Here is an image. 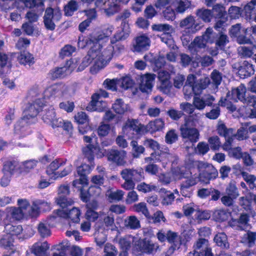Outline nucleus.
<instances>
[{"mask_svg": "<svg viewBox=\"0 0 256 256\" xmlns=\"http://www.w3.org/2000/svg\"><path fill=\"white\" fill-rule=\"evenodd\" d=\"M180 26L182 28H184L186 32L190 34L195 33L199 30L198 24L196 22L194 18L192 16H189L182 20Z\"/></svg>", "mask_w": 256, "mask_h": 256, "instance_id": "obj_24", "label": "nucleus"}, {"mask_svg": "<svg viewBox=\"0 0 256 256\" xmlns=\"http://www.w3.org/2000/svg\"><path fill=\"white\" fill-rule=\"evenodd\" d=\"M158 248V244L153 243L147 238H136L132 247V252L136 256L150 254L156 252Z\"/></svg>", "mask_w": 256, "mask_h": 256, "instance_id": "obj_5", "label": "nucleus"}, {"mask_svg": "<svg viewBox=\"0 0 256 256\" xmlns=\"http://www.w3.org/2000/svg\"><path fill=\"white\" fill-rule=\"evenodd\" d=\"M214 100V98L210 94H205L202 96H195L193 99V105L194 108L203 110L206 106H211Z\"/></svg>", "mask_w": 256, "mask_h": 256, "instance_id": "obj_21", "label": "nucleus"}, {"mask_svg": "<svg viewBox=\"0 0 256 256\" xmlns=\"http://www.w3.org/2000/svg\"><path fill=\"white\" fill-rule=\"evenodd\" d=\"M97 206L98 204L96 202H93L92 204L89 203L86 204L87 210L85 216L88 220L94 222L98 218L99 214L95 211Z\"/></svg>", "mask_w": 256, "mask_h": 256, "instance_id": "obj_29", "label": "nucleus"}, {"mask_svg": "<svg viewBox=\"0 0 256 256\" xmlns=\"http://www.w3.org/2000/svg\"><path fill=\"white\" fill-rule=\"evenodd\" d=\"M144 128V126L140 124L138 120L128 119L122 128V132L129 138H132L136 134H145Z\"/></svg>", "mask_w": 256, "mask_h": 256, "instance_id": "obj_11", "label": "nucleus"}, {"mask_svg": "<svg viewBox=\"0 0 256 256\" xmlns=\"http://www.w3.org/2000/svg\"><path fill=\"white\" fill-rule=\"evenodd\" d=\"M176 1L172 6L176 8V12L178 13H184L192 5L191 1L188 0H176Z\"/></svg>", "mask_w": 256, "mask_h": 256, "instance_id": "obj_46", "label": "nucleus"}, {"mask_svg": "<svg viewBox=\"0 0 256 256\" xmlns=\"http://www.w3.org/2000/svg\"><path fill=\"white\" fill-rule=\"evenodd\" d=\"M96 150V148L91 144H88L86 147L83 148V153L90 164H84L78 167L77 172L80 178L78 180L73 181L72 184L74 186H77L78 184H81L83 186L87 184L88 179L86 176L90 172L94 167V152Z\"/></svg>", "mask_w": 256, "mask_h": 256, "instance_id": "obj_1", "label": "nucleus"}, {"mask_svg": "<svg viewBox=\"0 0 256 256\" xmlns=\"http://www.w3.org/2000/svg\"><path fill=\"white\" fill-rule=\"evenodd\" d=\"M190 126L188 122H185L184 124L180 128L181 136L186 141L196 143L200 139V132L195 127Z\"/></svg>", "mask_w": 256, "mask_h": 256, "instance_id": "obj_13", "label": "nucleus"}, {"mask_svg": "<svg viewBox=\"0 0 256 256\" xmlns=\"http://www.w3.org/2000/svg\"><path fill=\"white\" fill-rule=\"evenodd\" d=\"M126 152L124 150H111L108 153V160L116 164L118 166H124L126 164L125 160Z\"/></svg>", "mask_w": 256, "mask_h": 256, "instance_id": "obj_22", "label": "nucleus"}, {"mask_svg": "<svg viewBox=\"0 0 256 256\" xmlns=\"http://www.w3.org/2000/svg\"><path fill=\"white\" fill-rule=\"evenodd\" d=\"M62 14L59 10L47 8L44 16V22L46 29L54 30L56 28L55 22L60 20Z\"/></svg>", "mask_w": 256, "mask_h": 256, "instance_id": "obj_12", "label": "nucleus"}, {"mask_svg": "<svg viewBox=\"0 0 256 256\" xmlns=\"http://www.w3.org/2000/svg\"><path fill=\"white\" fill-rule=\"evenodd\" d=\"M172 174L176 179L180 180L188 177V172L186 170L185 168L177 167L172 170Z\"/></svg>", "mask_w": 256, "mask_h": 256, "instance_id": "obj_55", "label": "nucleus"}, {"mask_svg": "<svg viewBox=\"0 0 256 256\" xmlns=\"http://www.w3.org/2000/svg\"><path fill=\"white\" fill-rule=\"evenodd\" d=\"M194 172L193 169H191L188 172L189 174L188 177L186 178V180L183 182L182 183L188 186V187L191 188L192 186L196 184L198 182H200V176L198 174H194Z\"/></svg>", "mask_w": 256, "mask_h": 256, "instance_id": "obj_44", "label": "nucleus"}, {"mask_svg": "<svg viewBox=\"0 0 256 256\" xmlns=\"http://www.w3.org/2000/svg\"><path fill=\"white\" fill-rule=\"evenodd\" d=\"M18 60L20 64L25 66L28 65L30 66L34 63L33 56L27 52H20L18 57Z\"/></svg>", "mask_w": 256, "mask_h": 256, "instance_id": "obj_36", "label": "nucleus"}, {"mask_svg": "<svg viewBox=\"0 0 256 256\" xmlns=\"http://www.w3.org/2000/svg\"><path fill=\"white\" fill-rule=\"evenodd\" d=\"M0 74H8L10 72L11 68V64L8 56L4 54H0Z\"/></svg>", "mask_w": 256, "mask_h": 256, "instance_id": "obj_35", "label": "nucleus"}, {"mask_svg": "<svg viewBox=\"0 0 256 256\" xmlns=\"http://www.w3.org/2000/svg\"><path fill=\"white\" fill-rule=\"evenodd\" d=\"M50 246L46 242H36L32 245L30 251L26 252V256H46V252Z\"/></svg>", "mask_w": 256, "mask_h": 256, "instance_id": "obj_23", "label": "nucleus"}, {"mask_svg": "<svg viewBox=\"0 0 256 256\" xmlns=\"http://www.w3.org/2000/svg\"><path fill=\"white\" fill-rule=\"evenodd\" d=\"M65 162L62 160H56L50 163L46 169V173L48 176L56 174V170L60 166H64Z\"/></svg>", "mask_w": 256, "mask_h": 256, "instance_id": "obj_48", "label": "nucleus"}, {"mask_svg": "<svg viewBox=\"0 0 256 256\" xmlns=\"http://www.w3.org/2000/svg\"><path fill=\"white\" fill-rule=\"evenodd\" d=\"M120 174L124 180L140 182L144 178V172L141 168L136 169L124 168L120 172Z\"/></svg>", "mask_w": 256, "mask_h": 256, "instance_id": "obj_16", "label": "nucleus"}, {"mask_svg": "<svg viewBox=\"0 0 256 256\" xmlns=\"http://www.w3.org/2000/svg\"><path fill=\"white\" fill-rule=\"evenodd\" d=\"M256 240V232L248 231L242 237L241 242L248 247L252 246Z\"/></svg>", "mask_w": 256, "mask_h": 256, "instance_id": "obj_45", "label": "nucleus"}, {"mask_svg": "<svg viewBox=\"0 0 256 256\" xmlns=\"http://www.w3.org/2000/svg\"><path fill=\"white\" fill-rule=\"evenodd\" d=\"M136 238L132 236H127L119 240L118 244L120 248L123 250V252H126L128 250L132 243H134Z\"/></svg>", "mask_w": 256, "mask_h": 256, "instance_id": "obj_40", "label": "nucleus"}, {"mask_svg": "<svg viewBox=\"0 0 256 256\" xmlns=\"http://www.w3.org/2000/svg\"><path fill=\"white\" fill-rule=\"evenodd\" d=\"M196 16L206 22L210 21L212 16V11L208 9H198L196 12Z\"/></svg>", "mask_w": 256, "mask_h": 256, "instance_id": "obj_51", "label": "nucleus"}, {"mask_svg": "<svg viewBox=\"0 0 256 256\" xmlns=\"http://www.w3.org/2000/svg\"><path fill=\"white\" fill-rule=\"evenodd\" d=\"M4 230L10 236H18L22 231V228L20 225H13L8 224L4 226Z\"/></svg>", "mask_w": 256, "mask_h": 256, "instance_id": "obj_49", "label": "nucleus"}, {"mask_svg": "<svg viewBox=\"0 0 256 256\" xmlns=\"http://www.w3.org/2000/svg\"><path fill=\"white\" fill-rule=\"evenodd\" d=\"M252 31V34L256 36V26H252L250 28H244L242 30V33L237 38V42L240 44H252V42L250 38L251 36L250 32Z\"/></svg>", "mask_w": 256, "mask_h": 256, "instance_id": "obj_26", "label": "nucleus"}, {"mask_svg": "<svg viewBox=\"0 0 256 256\" xmlns=\"http://www.w3.org/2000/svg\"><path fill=\"white\" fill-rule=\"evenodd\" d=\"M210 84V80L208 77H206L197 80L193 86L194 94L196 95H199L202 91L206 89Z\"/></svg>", "mask_w": 256, "mask_h": 256, "instance_id": "obj_31", "label": "nucleus"}, {"mask_svg": "<svg viewBox=\"0 0 256 256\" xmlns=\"http://www.w3.org/2000/svg\"><path fill=\"white\" fill-rule=\"evenodd\" d=\"M155 79L154 74H146L141 76V82L140 88L142 92H149L152 90L154 82Z\"/></svg>", "mask_w": 256, "mask_h": 256, "instance_id": "obj_25", "label": "nucleus"}, {"mask_svg": "<svg viewBox=\"0 0 256 256\" xmlns=\"http://www.w3.org/2000/svg\"><path fill=\"white\" fill-rule=\"evenodd\" d=\"M256 50V46L253 45L252 48L246 46H240L238 50L240 56L244 58H250L253 54V50Z\"/></svg>", "mask_w": 256, "mask_h": 256, "instance_id": "obj_57", "label": "nucleus"}, {"mask_svg": "<svg viewBox=\"0 0 256 256\" xmlns=\"http://www.w3.org/2000/svg\"><path fill=\"white\" fill-rule=\"evenodd\" d=\"M50 224L48 220L41 222L38 226V231L42 238L50 236V231L49 226Z\"/></svg>", "mask_w": 256, "mask_h": 256, "instance_id": "obj_50", "label": "nucleus"}, {"mask_svg": "<svg viewBox=\"0 0 256 256\" xmlns=\"http://www.w3.org/2000/svg\"><path fill=\"white\" fill-rule=\"evenodd\" d=\"M76 48L70 44H66L60 50V56L64 58L66 56H70L73 52H75Z\"/></svg>", "mask_w": 256, "mask_h": 256, "instance_id": "obj_61", "label": "nucleus"}, {"mask_svg": "<svg viewBox=\"0 0 256 256\" xmlns=\"http://www.w3.org/2000/svg\"><path fill=\"white\" fill-rule=\"evenodd\" d=\"M51 208L50 204L44 200L36 199L32 202V206L29 214L32 217H36L40 213V210L48 211Z\"/></svg>", "mask_w": 256, "mask_h": 256, "instance_id": "obj_20", "label": "nucleus"}, {"mask_svg": "<svg viewBox=\"0 0 256 256\" xmlns=\"http://www.w3.org/2000/svg\"><path fill=\"white\" fill-rule=\"evenodd\" d=\"M153 30L162 32L166 33L168 32L172 31V26L166 24H155L152 26Z\"/></svg>", "mask_w": 256, "mask_h": 256, "instance_id": "obj_62", "label": "nucleus"}, {"mask_svg": "<svg viewBox=\"0 0 256 256\" xmlns=\"http://www.w3.org/2000/svg\"><path fill=\"white\" fill-rule=\"evenodd\" d=\"M124 226L130 230H137L140 228V222L134 216L127 217L124 221Z\"/></svg>", "mask_w": 256, "mask_h": 256, "instance_id": "obj_34", "label": "nucleus"}, {"mask_svg": "<svg viewBox=\"0 0 256 256\" xmlns=\"http://www.w3.org/2000/svg\"><path fill=\"white\" fill-rule=\"evenodd\" d=\"M254 73V69L253 65L248 61H244L238 70L239 74L244 76V78L250 76Z\"/></svg>", "mask_w": 256, "mask_h": 256, "instance_id": "obj_32", "label": "nucleus"}, {"mask_svg": "<svg viewBox=\"0 0 256 256\" xmlns=\"http://www.w3.org/2000/svg\"><path fill=\"white\" fill-rule=\"evenodd\" d=\"M212 17L216 18L224 17L226 15L224 7L220 4H216L212 11Z\"/></svg>", "mask_w": 256, "mask_h": 256, "instance_id": "obj_54", "label": "nucleus"}, {"mask_svg": "<svg viewBox=\"0 0 256 256\" xmlns=\"http://www.w3.org/2000/svg\"><path fill=\"white\" fill-rule=\"evenodd\" d=\"M130 0H98L96 2V7L104 10L108 16L114 14L120 8V4H126Z\"/></svg>", "mask_w": 256, "mask_h": 256, "instance_id": "obj_9", "label": "nucleus"}, {"mask_svg": "<svg viewBox=\"0 0 256 256\" xmlns=\"http://www.w3.org/2000/svg\"><path fill=\"white\" fill-rule=\"evenodd\" d=\"M108 96V93L104 90H100L98 92L93 94L92 100L86 106V110L89 111H97L102 112L107 108V104L102 100V98Z\"/></svg>", "mask_w": 256, "mask_h": 256, "instance_id": "obj_8", "label": "nucleus"}, {"mask_svg": "<svg viewBox=\"0 0 256 256\" xmlns=\"http://www.w3.org/2000/svg\"><path fill=\"white\" fill-rule=\"evenodd\" d=\"M22 169L17 160H8L4 162L2 171L4 174L8 173L9 175H12L17 170L20 171Z\"/></svg>", "mask_w": 256, "mask_h": 256, "instance_id": "obj_28", "label": "nucleus"}, {"mask_svg": "<svg viewBox=\"0 0 256 256\" xmlns=\"http://www.w3.org/2000/svg\"><path fill=\"white\" fill-rule=\"evenodd\" d=\"M123 33L122 30H118L110 38V44L104 48L103 52L106 54L108 60H111L113 56H117L124 50V46L118 42L122 40Z\"/></svg>", "mask_w": 256, "mask_h": 256, "instance_id": "obj_4", "label": "nucleus"}, {"mask_svg": "<svg viewBox=\"0 0 256 256\" xmlns=\"http://www.w3.org/2000/svg\"><path fill=\"white\" fill-rule=\"evenodd\" d=\"M114 216L112 212H108L107 214L104 215V229L106 230H114L116 229L114 224Z\"/></svg>", "mask_w": 256, "mask_h": 256, "instance_id": "obj_43", "label": "nucleus"}, {"mask_svg": "<svg viewBox=\"0 0 256 256\" xmlns=\"http://www.w3.org/2000/svg\"><path fill=\"white\" fill-rule=\"evenodd\" d=\"M246 88L243 84H240L236 88H234L231 92H228L226 98H222L218 102V105L221 106L228 108L232 102H236L240 100L244 104H254L256 100V98H246Z\"/></svg>", "mask_w": 256, "mask_h": 256, "instance_id": "obj_3", "label": "nucleus"}, {"mask_svg": "<svg viewBox=\"0 0 256 256\" xmlns=\"http://www.w3.org/2000/svg\"><path fill=\"white\" fill-rule=\"evenodd\" d=\"M70 86L64 84H56L44 90V99L60 98L70 94Z\"/></svg>", "mask_w": 256, "mask_h": 256, "instance_id": "obj_7", "label": "nucleus"}, {"mask_svg": "<svg viewBox=\"0 0 256 256\" xmlns=\"http://www.w3.org/2000/svg\"><path fill=\"white\" fill-rule=\"evenodd\" d=\"M230 213L225 209H218L214 210L213 217L216 221L224 222L228 220L230 216Z\"/></svg>", "mask_w": 256, "mask_h": 256, "instance_id": "obj_41", "label": "nucleus"}, {"mask_svg": "<svg viewBox=\"0 0 256 256\" xmlns=\"http://www.w3.org/2000/svg\"><path fill=\"white\" fill-rule=\"evenodd\" d=\"M217 130L218 134L220 136H223L224 138H227L228 137L230 136H231L233 132L232 129L227 128L226 126L220 122H219L218 124Z\"/></svg>", "mask_w": 256, "mask_h": 256, "instance_id": "obj_59", "label": "nucleus"}, {"mask_svg": "<svg viewBox=\"0 0 256 256\" xmlns=\"http://www.w3.org/2000/svg\"><path fill=\"white\" fill-rule=\"evenodd\" d=\"M150 38L144 34L136 36L132 43V51L141 52L148 50L150 45Z\"/></svg>", "mask_w": 256, "mask_h": 256, "instance_id": "obj_19", "label": "nucleus"}, {"mask_svg": "<svg viewBox=\"0 0 256 256\" xmlns=\"http://www.w3.org/2000/svg\"><path fill=\"white\" fill-rule=\"evenodd\" d=\"M112 108L118 114H123L129 110L128 106L120 98L116 100L112 104Z\"/></svg>", "mask_w": 256, "mask_h": 256, "instance_id": "obj_38", "label": "nucleus"}, {"mask_svg": "<svg viewBox=\"0 0 256 256\" xmlns=\"http://www.w3.org/2000/svg\"><path fill=\"white\" fill-rule=\"evenodd\" d=\"M110 60L106 58V54L103 52V50H96L94 48L90 50L88 54L83 58L78 68L77 71H82L92 62L94 63V68L98 70L104 67Z\"/></svg>", "mask_w": 256, "mask_h": 256, "instance_id": "obj_2", "label": "nucleus"}, {"mask_svg": "<svg viewBox=\"0 0 256 256\" xmlns=\"http://www.w3.org/2000/svg\"><path fill=\"white\" fill-rule=\"evenodd\" d=\"M46 102L44 100H41L40 99H38L32 103L28 104L24 111L22 117H26L30 124L36 122V117L39 111L45 106Z\"/></svg>", "mask_w": 256, "mask_h": 256, "instance_id": "obj_10", "label": "nucleus"}, {"mask_svg": "<svg viewBox=\"0 0 256 256\" xmlns=\"http://www.w3.org/2000/svg\"><path fill=\"white\" fill-rule=\"evenodd\" d=\"M217 34L214 32L212 28H208L204 34L202 36L203 40L205 42L212 43L214 42Z\"/></svg>", "mask_w": 256, "mask_h": 256, "instance_id": "obj_56", "label": "nucleus"}, {"mask_svg": "<svg viewBox=\"0 0 256 256\" xmlns=\"http://www.w3.org/2000/svg\"><path fill=\"white\" fill-rule=\"evenodd\" d=\"M241 174L244 180L248 184L249 188L252 190H256V184L254 183L256 180V176L244 172H242Z\"/></svg>", "mask_w": 256, "mask_h": 256, "instance_id": "obj_52", "label": "nucleus"}, {"mask_svg": "<svg viewBox=\"0 0 256 256\" xmlns=\"http://www.w3.org/2000/svg\"><path fill=\"white\" fill-rule=\"evenodd\" d=\"M7 216L14 220H20L23 218L24 212L18 208L10 207L6 208Z\"/></svg>", "mask_w": 256, "mask_h": 256, "instance_id": "obj_37", "label": "nucleus"}, {"mask_svg": "<svg viewBox=\"0 0 256 256\" xmlns=\"http://www.w3.org/2000/svg\"><path fill=\"white\" fill-rule=\"evenodd\" d=\"M214 242L218 246L223 248H229V244L228 242L226 235L224 232L216 234L214 238Z\"/></svg>", "mask_w": 256, "mask_h": 256, "instance_id": "obj_42", "label": "nucleus"}, {"mask_svg": "<svg viewBox=\"0 0 256 256\" xmlns=\"http://www.w3.org/2000/svg\"><path fill=\"white\" fill-rule=\"evenodd\" d=\"M56 116L54 108L50 106L48 108H45L44 110L42 112V119L45 123L49 124L52 122Z\"/></svg>", "mask_w": 256, "mask_h": 256, "instance_id": "obj_47", "label": "nucleus"}, {"mask_svg": "<svg viewBox=\"0 0 256 256\" xmlns=\"http://www.w3.org/2000/svg\"><path fill=\"white\" fill-rule=\"evenodd\" d=\"M56 202L57 204L62 208L73 204V200L71 198L63 196H58Z\"/></svg>", "mask_w": 256, "mask_h": 256, "instance_id": "obj_63", "label": "nucleus"}, {"mask_svg": "<svg viewBox=\"0 0 256 256\" xmlns=\"http://www.w3.org/2000/svg\"><path fill=\"white\" fill-rule=\"evenodd\" d=\"M78 62L77 60L75 62L68 61L66 65L63 67L56 68L52 70L50 72V76L52 79L64 78L68 74H70L76 67V64Z\"/></svg>", "mask_w": 256, "mask_h": 256, "instance_id": "obj_14", "label": "nucleus"}, {"mask_svg": "<svg viewBox=\"0 0 256 256\" xmlns=\"http://www.w3.org/2000/svg\"><path fill=\"white\" fill-rule=\"evenodd\" d=\"M166 234L168 241L170 243H173L176 247L179 248L178 242L180 240V236L176 232L172 230H168Z\"/></svg>", "mask_w": 256, "mask_h": 256, "instance_id": "obj_60", "label": "nucleus"}, {"mask_svg": "<svg viewBox=\"0 0 256 256\" xmlns=\"http://www.w3.org/2000/svg\"><path fill=\"white\" fill-rule=\"evenodd\" d=\"M210 218V214L208 210H197L194 215L193 219L197 220L198 222H200L202 220H208Z\"/></svg>", "mask_w": 256, "mask_h": 256, "instance_id": "obj_58", "label": "nucleus"}, {"mask_svg": "<svg viewBox=\"0 0 256 256\" xmlns=\"http://www.w3.org/2000/svg\"><path fill=\"white\" fill-rule=\"evenodd\" d=\"M194 164L199 172L198 176L202 182L208 184L210 180L215 179L218 176L217 170L210 164L198 161L194 162Z\"/></svg>", "mask_w": 256, "mask_h": 256, "instance_id": "obj_6", "label": "nucleus"}, {"mask_svg": "<svg viewBox=\"0 0 256 256\" xmlns=\"http://www.w3.org/2000/svg\"><path fill=\"white\" fill-rule=\"evenodd\" d=\"M26 117H22L14 125V133L19 138H24L31 132L29 120Z\"/></svg>", "mask_w": 256, "mask_h": 256, "instance_id": "obj_18", "label": "nucleus"}, {"mask_svg": "<svg viewBox=\"0 0 256 256\" xmlns=\"http://www.w3.org/2000/svg\"><path fill=\"white\" fill-rule=\"evenodd\" d=\"M94 36H91L90 38H84L82 36H79L78 41V48H84L86 46H90V49L92 50L94 48L96 50H101L100 48V46L98 44V42H94L93 39Z\"/></svg>", "mask_w": 256, "mask_h": 256, "instance_id": "obj_27", "label": "nucleus"}, {"mask_svg": "<svg viewBox=\"0 0 256 256\" xmlns=\"http://www.w3.org/2000/svg\"><path fill=\"white\" fill-rule=\"evenodd\" d=\"M96 192V194L98 195L100 192V188L99 186H91L88 190L80 189V198L83 202H86L89 200L90 197L92 195L93 192Z\"/></svg>", "mask_w": 256, "mask_h": 256, "instance_id": "obj_39", "label": "nucleus"}, {"mask_svg": "<svg viewBox=\"0 0 256 256\" xmlns=\"http://www.w3.org/2000/svg\"><path fill=\"white\" fill-rule=\"evenodd\" d=\"M78 3L74 0H70L66 5L65 6L64 11L66 16H72L74 12L78 9Z\"/></svg>", "mask_w": 256, "mask_h": 256, "instance_id": "obj_53", "label": "nucleus"}, {"mask_svg": "<svg viewBox=\"0 0 256 256\" xmlns=\"http://www.w3.org/2000/svg\"><path fill=\"white\" fill-rule=\"evenodd\" d=\"M80 210L76 208H73L68 212V216L69 218L73 222L78 223L80 222Z\"/></svg>", "mask_w": 256, "mask_h": 256, "instance_id": "obj_64", "label": "nucleus"}, {"mask_svg": "<svg viewBox=\"0 0 256 256\" xmlns=\"http://www.w3.org/2000/svg\"><path fill=\"white\" fill-rule=\"evenodd\" d=\"M158 78L160 81V90L163 93L172 96L173 92H172V86L170 81V75L168 72L165 70H160L158 74Z\"/></svg>", "mask_w": 256, "mask_h": 256, "instance_id": "obj_17", "label": "nucleus"}, {"mask_svg": "<svg viewBox=\"0 0 256 256\" xmlns=\"http://www.w3.org/2000/svg\"><path fill=\"white\" fill-rule=\"evenodd\" d=\"M114 30V28L112 25L107 24L104 26L100 32L94 36L93 40L98 42L100 50H103L104 44L108 41Z\"/></svg>", "mask_w": 256, "mask_h": 256, "instance_id": "obj_15", "label": "nucleus"}, {"mask_svg": "<svg viewBox=\"0 0 256 256\" xmlns=\"http://www.w3.org/2000/svg\"><path fill=\"white\" fill-rule=\"evenodd\" d=\"M210 248L208 241L205 239L199 238L193 246V252H198L202 254L208 248Z\"/></svg>", "mask_w": 256, "mask_h": 256, "instance_id": "obj_33", "label": "nucleus"}, {"mask_svg": "<svg viewBox=\"0 0 256 256\" xmlns=\"http://www.w3.org/2000/svg\"><path fill=\"white\" fill-rule=\"evenodd\" d=\"M164 122L162 119H156L144 126L145 133L148 132H153L160 130L164 128Z\"/></svg>", "mask_w": 256, "mask_h": 256, "instance_id": "obj_30", "label": "nucleus"}]
</instances>
